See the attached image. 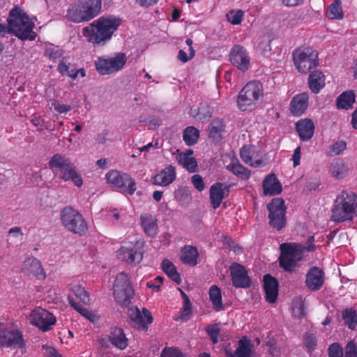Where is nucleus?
<instances>
[{
  "instance_id": "1",
  "label": "nucleus",
  "mask_w": 357,
  "mask_h": 357,
  "mask_svg": "<svg viewBox=\"0 0 357 357\" xmlns=\"http://www.w3.org/2000/svg\"><path fill=\"white\" fill-rule=\"evenodd\" d=\"M119 25V19L101 17L84 26L82 33L89 43L103 46L112 38Z\"/></svg>"
},
{
  "instance_id": "2",
  "label": "nucleus",
  "mask_w": 357,
  "mask_h": 357,
  "mask_svg": "<svg viewBox=\"0 0 357 357\" xmlns=\"http://www.w3.org/2000/svg\"><path fill=\"white\" fill-rule=\"evenodd\" d=\"M48 165L55 177L64 181H70L78 188L82 185V175L70 158L55 153L50 158Z\"/></svg>"
},
{
  "instance_id": "3",
  "label": "nucleus",
  "mask_w": 357,
  "mask_h": 357,
  "mask_svg": "<svg viewBox=\"0 0 357 357\" xmlns=\"http://www.w3.org/2000/svg\"><path fill=\"white\" fill-rule=\"evenodd\" d=\"M356 211V194L350 190H343L334 200L331 220L335 222L352 220Z\"/></svg>"
},
{
  "instance_id": "4",
  "label": "nucleus",
  "mask_w": 357,
  "mask_h": 357,
  "mask_svg": "<svg viewBox=\"0 0 357 357\" xmlns=\"http://www.w3.org/2000/svg\"><path fill=\"white\" fill-rule=\"evenodd\" d=\"M101 8V0H77L70 4L66 17L73 23L88 22L100 13Z\"/></svg>"
},
{
  "instance_id": "5",
  "label": "nucleus",
  "mask_w": 357,
  "mask_h": 357,
  "mask_svg": "<svg viewBox=\"0 0 357 357\" xmlns=\"http://www.w3.org/2000/svg\"><path fill=\"white\" fill-rule=\"evenodd\" d=\"M303 245L298 243H283L280 245L279 266L286 272L292 273L303 259Z\"/></svg>"
},
{
  "instance_id": "6",
  "label": "nucleus",
  "mask_w": 357,
  "mask_h": 357,
  "mask_svg": "<svg viewBox=\"0 0 357 357\" xmlns=\"http://www.w3.org/2000/svg\"><path fill=\"white\" fill-rule=\"evenodd\" d=\"M263 96V86L259 81H250L240 91L237 104L241 111L254 109Z\"/></svg>"
},
{
  "instance_id": "7",
  "label": "nucleus",
  "mask_w": 357,
  "mask_h": 357,
  "mask_svg": "<svg viewBox=\"0 0 357 357\" xmlns=\"http://www.w3.org/2000/svg\"><path fill=\"white\" fill-rule=\"evenodd\" d=\"M62 225L68 231L79 236L88 231V225L82 215L71 206H66L61 213Z\"/></svg>"
},
{
  "instance_id": "8",
  "label": "nucleus",
  "mask_w": 357,
  "mask_h": 357,
  "mask_svg": "<svg viewBox=\"0 0 357 357\" xmlns=\"http://www.w3.org/2000/svg\"><path fill=\"white\" fill-rule=\"evenodd\" d=\"M296 69L302 73H308L319 65L318 53L312 47H299L292 53Z\"/></svg>"
},
{
  "instance_id": "9",
  "label": "nucleus",
  "mask_w": 357,
  "mask_h": 357,
  "mask_svg": "<svg viewBox=\"0 0 357 357\" xmlns=\"http://www.w3.org/2000/svg\"><path fill=\"white\" fill-rule=\"evenodd\" d=\"M135 294L128 275L124 272L119 273L114 284L116 301L122 307H128Z\"/></svg>"
},
{
  "instance_id": "10",
  "label": "nucleus",
  "mask_w": 357,
  "mask_h": 357,
  "mask_svg": "<svg viewBox=\"0 0 357 357\" xmlns=\"http://www.w3.org/2000/svg\"><path fill=\"white\" fill-rule=\"evenodd\" d=\"M0 347L11 349H25L26 342L22 332L17 328L8 327L0 322Z\"/></svg>"
},
{
  "instance_id": "11",
  "label": "nucleus",
  "mask_w": 357,
  "mask_h": 357,
  "mask_svg": "<svg viewBox=\"0 0 357 357\" xmlns=\"http://www.w3.org/2000/svg\"><path fill=\"white\" fill-rule=\"evenodd\" d=\"M270 225L278 231L284 228L287 223L286 206L282 198H274L267 205Z\"/></svg>"
},
{
  "instance_id": "12",
  "label": "nucleus",
  "mask_w": 357,
  "mask_h": 357,
  "mask_svg": "<svg viewBox=\"0 0 357 357\" xmlns=\"http://www.w3.org/2000/svg\"><path fill=\"white\" fill-rule=\"evenodd\" d=\"M126 61L125 54L119 52L112 57H98L95 61V67L100 75H111L121 70L126 65Z\"/></svg>"
},
{
  "instance_id": "13",
  "label": "nucleus",
  "mask_w": 357,
  "mask_h": 357,
  "mask_svg": "<svg viewBox=\"0 0 357 357\" xmlns=\"http://www.w3.org/2000/svg\"><path fill=\"white\" fill-rule=\"evenodd\" d=\"M106 179L121 192L132 195L136 190V183L128 174L112 170L106 174Z\"/></svg>"
},
{
  "instance_id": "14",
  "label": "nucleus",
  "mask_w": 357,
  "mask_h": 357,
  "mask_svg": "<svg viewBox=\"0 0 357 357\" xmlns=\"http://www.w3.org/2000/svg\"><path fill=\"white\" fill-rule=\"evenodd\" d=\"M144 252V242L137 241L133 245L121 247L118 252V255L128 264L136 266L142 261Z\"/></svg>"
},
{
  "instance_id": "15",
  "label": "nucleus",
  "mask_w": 357,
  "mask_h": 357,
  "mask_svg": "<svg viewBox=\"0 0 357 357\" xmlns=\"http://www.w3.org/2000/svg\"><path fill=\"white\" fill-rule=\"evenodd\" d=\"M31 324L38 327L43 331L51 329L52 326L56 323L55 317L46 310L37 308L31 312Z\"/></svg>"
},
{
  "instance_id": "16",
  "label": "nucleus",
  "mask_w": 357,
  "mask_h": 357,
  "mask_svg": "<svg viewBox=\"0 0 357 357\" xmlns=\"http://www.w3.org/2000/svg\"><path fill=\"white\" fill-rule=\"evenodd\" d=\"M232 284L236 288L246 289L251 286V279L245 267L237 262H233L229 266Z\"/></svg>"
},
{
  "instance_id": "17",
  "label": "nucleus",
  "mask_w": 357,
  "mask_h": 357,
  "mask_svg": "<svg viewBox=\"0 0 357 357\" xmlns=\"http://www.w3.org/2000/svg\"><path fill=\"white\" fill-rule=\"evenodd\" d=\"M128 316L132 326L142 331H146L153 322L151 313L146 308H143L142 312L137 307L130 309Z\"/></svg>"
},
{
  "instance_id": "18",
  "label": "nucleus",
  "mask_w": 357,
  "mask_h": 357,
  "mask_svg": "<svg viewBox=\"0 0 357 357\" xmlns=\"http://www.w3.org/2000/svg\"><path fill=\"white\" fill-rule=\"evenodd\" d=\"M326 275L323 268L312 266L305 275V286L311 291H317L322 288L325 282Z\"/></svg>"
},
{
  "instance_id": "19",
  "label": "nucleus",
  "mask_w": 357,
  "mask_h": 357,
  "mask_svg": "<svg viewBox=\"0 0 357 357\" xmlns=\"http://www.w3.org/2000/svg\"><path fill=\"white\" fill-rule=\"evenodd\" d=\"M229 60L238 70L245 72L250 66V57L247 50L241 45H236L230 50Z\"/></svg>"
},
{
  "instance_id": "20",
  "label": "nucleus",
  "mask_w": 357,
  "mask_h": 357,
  "mask_svg": "<svg viewBox=\"0 0 357 357\" xmlns=\"http://www.w3.org/2000/svg\"><path fill=\"white\" fill-rule=\"evenodd\" d=\"M231 185L225 183L216 182L210 188V201L212 207L217 209L221 204L224 198L229 195Z\"/></svg>"
},
{
  "instance_id": "21",
  "label": "nucleus",
  "mask_w": 357,
  "mask_h": 357,
  "mask_svg": "<svg viewBox=\"0 0 357 357\" xmlns=\"http://www.w3.org/2000/svg\"><path fill=\"white\" fill-rule=\"evenodd\" d=\"M22 270L29 277H33L39 280H44L47 277L41 262L35 257L26 258L23 263Z\"/></svg>"
},
{
  "instance_id": "22",
  "label": "nucleus",
  "mask_w": 357,
  "mask_h": 357,
  "mask_svg": "<svg viewBox=\"0 0 357 357\" xmlns=\"http://www.w3.org/2000/svg\"><path fill=\"white\" fill-rule=\"evenodd\" d=\"M264 289L266 294V301L274 303L278 296V282L270 274H266L263 278Z\"/></svg>"
},
{
  "instance_id": "23",
  "label": "nucleus",
  "mask_w": 357,
  "mask_h": 357,
  "mask_svg": "<svg viewBox=\"0 0 357 357\" xmlns=\"http://www.w3.org/2000/svg\"><path fill=\"white\" fill-rule=\"evenodd\" d=\"M176 169L172 165L161 169L153 178V183L160 186H167L176 179Z\"/></svg>"
},
{
  "instance_id": "24",
  "label": "nucleus",
  "mask_w": 357,
  "mask_h": 357,
  "mask_svg": "<svg viewBox=\"0 0 357 357\" xmlns=\"http://www.w3.org/2000/svg\"><path fill=\"white\" fill-rule=\"evenodd\" d=\"M309 96L307 93H301L295 96L291 100L289 110L294 116H301L308 106Z\"/></svg>"
},
{
  "instance_id": "25",
  "label": "nucleus",
  "mask_w": 357,
  "mask_h": 357,
  "mask_svg": "<svg viewBox=\"0 0 357 357\" xmlns=\"http://www.w3.org/2000/svg\"><path fill=\"white\" fill-rule=\"evenodd\" d=\"M329 172L332 177L337 180H341L348 175L349 167L347 162L337 158L331 162Z\"/></svg>"
},
{
  "instance_id": "26",
  "label": "nucleus",
  "mask_w": 357,
  "mask_h": 357,
  "mask_svg": "<svg viewBox=\"0 0 357 357\" xmlns=\"http://www.w3.org/2000/svg\"><path fill=\"white\" fill-rule=\"evenodd\" d=\"M29 16L23 12L19 7H15L9 13L8 17V29L12 33H14L16 29L21 26L22 22H27Z\"/></svg>"
},
{
  "instance_id": "27",
  "label": "nucleus",
  "mask_w": 357,
  "mask_h": 357,
  "mask_svg": "<svg viewBox=\"0 0 357 357\" xmlns=\"http://www.w3.org/2000/svg\"><path fill=\"white\" fill-rule=\"evenodd\" d=\"M29 16L23 12L19 7H15L9 13L8 17V29L12 33H14L16 29L21 26L22 22H27Z\"/></svg>"
},
{
  "instance_id": "28",
  "label": "nucleus",
  "mask_w": 357,
  "mask_h": 357,
  "mask_svg": "<svg viewBox=\"0 0 357 357\" xmlns=\"http://www.w3.org/2000/svg\"><path fill=\"white\" fill-rule=\"evenodd\" d=\"M296 129L302 141H308L313 136L314 125L311 119H301L296 123Z\"/></svg>"
},
{
  "instance_id": "29",
  "label": "nucleus",
  "mask_w": 357,
  "mask_h": 357,
  "mask_svg": "<svg viewBox=\"0 0 357 357\" xmlns=\"http://www.w3.org/2000/svg\"><path fill=\"white\" fill-rule=\"evenodd\" d=\"M264 193L265 195H275L282 192V185L275 174L267 176L263 181Z\"/></svg>"
},
{
  "instance_id": "30",
  "label": "nucleus",
  "mask_w": 357,
  "mask_h": 357,
  "mask_svg": "<svg viewBox=\"0 0 357 357\" xmlns=\"http://www.w3.org/2000/svg\"><path fill=\"white\" fill-rule=\"evenodd\" d=\"M193 151L188 149L185 152H179L176 156L178 162L190 172H195L197 169V162L196 159L192 157Z\"/></svg>"
},
{
  "instance_id": "31",
  "label": "nucleus",
  "mask_w": 357,
  "mask_h": 357,
  "mask_svg": "<svg viewBox=\"0 0 357 357\" xmlns=\"http://www.w3.org/2000/svg\"><path fill=\"white\" fill-rule=\"evenodd\" d=\"M109 340L115 347L123 350L128 347V339L121 328L114 327L112 328L109 335Z\"/></svg>"
},
{
  "instance_id": "32",
  "label": "nucleus",
  "mask_w": 357,
  "mask_h": 357,
  "mask_svg": "<svg viewBox=\"0 0 357 357\" xmlns=\"http://www.w3.org/2000/svg\"><path fill=\"white\" fill-rule=\"evenodd\" d=\"M33 23L30 18L27 19V22H22L21 26L16 29L13 33L15 36L21 40H33L36 38V33L33 31Z\"/></svg>"
},
{
  "instance_id": "33",
  "label": "nucleus",
  "mask_w": 357,
  "mask_h": 357,
  "mask_svg": "<svg viewBox=\"0 0 357 357\" xmlns=\"http://www.w3.org/2000/svg\"><path fill=\"white\" fill-rule=\"evenodd\" d=\"M308 85L312 93H319L325 86V76L323 73L318 70L312 71L309 75Z\"/></svg>"
},
{
  "instance_id": "34",
  "label": "nucleus",
  "mask_w": 357,
  "mask_h": 357,
  "mask_svg": "<svg viewBox=\"0 0 357 357\" xmlns=\"http://www.w3.org/2000/svg\"><path fill=\"white\" fill-rule=\"evenodd\" d=\"M208 137L215 143L219 142L222 139V134L225 130L223 120L221 119H214L208 126Z\"/></svg>"
},
{
  "instance_id": "35",
  "label": "nucleus",
  "mask_w": 357,
  "mask_h": 357,
  "mask_svg": "<svg viewBox=\"0 0 357 357\" xmlns=\"http://www.w3.org/2000/svg\"><path fill=\"white\" fill-rule=\"evenodd\" d=\"M141 223L145 233L151 237L158 234V227L157 219L153 215L145 213L141 215Z\"/></svg>"
},
{
  "instance_id": "36",
  "label": "nucleus",
  "mask_w": 357,
  "mask_h": 357,
  "mask_svg": "<svg viewBox=\"0 0 357 357\" xmlns=\"http://www.w3.org/2000/svg\"><path fill=\"white\" fill-rule=\"evenodd\" d=\"M199 252L197 249L192 245H185L181 250V261L192 266L197 264Z\"/></svg>"
},
{
  "instance_id": "37",
  "label": "nucleus",
  "mask_w": 357,
  "mask_h": 357,
  "mask_svg": "<svg viewBox=\"0 0 357 357\" xmlns=\"http://www.w3.org/2000/svg\"><path fill=\"white\" fill-rule=\"evenodd\" d=\"M254 154V149L250 146H243L240 150V156L245 164L253 167L263 165L264 162L261 159H253Z\"/></svg>"
},
{
  "instance_id": "38",
  "label": "nucleus",
  "mask_w": 357,
  "mask_h": 357,
  "mask_svg": "<svg viewBox=\"0 0 357 357\" xmlns=\"http://www.w3.org/2000/svg\"><path fill=\"white\" fill-rule=\"evenodd\" d=\"M236 354L238 357H255L254 345L251 340L245 336L241 337L238 342Z\"/></svg>"
},
{
  "instance_id": "39",
  "label": "nucleus",
  "mask_w": 357,
  "mask_h": 357,
  "mask_svg": "<svg viewBox=\"0 0 357 357\" xmlns=\"http://www.w3.org/2000/svg\"><path fill=\"white\" fill-rule=\"evenodd\" d=\"M226 168L242 180H248L251 176L250 170L243 166L237 160H233Z\"/></svg>"
},
{
  "instance_id": "40",
  "label": "nucleus",
  "mask_w": 357,
  "mask_h": 357,
  "mask_svg": "<svg viewBox=\"0 0 357 357\" xmlns=\"http://www.w3.org/2000/svg\"><path fill=\"white\" fill-rule=\"evenodd\" d=\"M355 102V94L352 91H347L339 96L337 99V108L349 109Z\"/></svg>"
},
{
  "instance_id": "41",
  "label": "nucleus",
  "mask_w": 357,
  "mask_h": 357,
  "mask_svg": "<svg viewBox=\"0 0 357 357\" xmlns=\"http://www.w3.org/2000/svg\"><path fill=\"white\" fill-rule=\"evenodd\" d=\"M162 268L167 276L176 284L181 282L180 274L178 273L176 266L169 259H165L162 262Z\"/></svg>"
},
{
  "instance_id": "42",
  "label": "nucleus",
  "mask_w": 357,
  "mask_h": 357,
  "mask_svg": "<svg viewBox=\"0 0 357 357\" xmlns=\"http://www.w3.org/2000/svg\"><path fill=\"white\" fill-rule=\"evenodd\" d=\"M342 317L344 324L351 330H355L357 327V312L352 307L342 310Z\"/></svg>"
},
{
  "instance_id": "43",
  "label": "nucleus",
  "mask_w": 357,
  "mask_h": 357,
  "mask_svg": "<svg viewBox=\"0 0 357 357\" xmlns=\"http://www.w3.org/2000/svg\"><path fill=\"white\" fill-rule=\"evenodd\" d=\"M209 297L214 310L216 311L223 310L221 290L218 286L213 285L210 287Z\"/></svg>"
},
{
  "instance_id": "44",
  "label": "nucleus",
  "mask_w": 357,
  "mask_h": 357,
  "mask_svg": "<svg viewBox=\"0 0 357 357\" xmlns=\"http://www.w3.org/2000/svg\"><path fill=\"white\" fill-rule=\"evenodd\" d=\"M68 301L70 305L73 307V308L76 310L82 316L84 317L93 323H96L98 321L99 317L97 316L94 312L77 303L73 298H70V297H68Z\"/></svg>"
},
{
  "instance_id": "45",
  "label": "nucleus",
  "mask_w": 357,
  "mask_h": 357,
  "mask_svg": "<svg viewBox=\"0 0 357 357\" xmlns=\"http://www.w3.org/2000/svg\"><path fill=\"white\" fill-rule=\"evenodd\" d=\"M213 112V109L209 105L202 103L195 109L193 116L197 121L204 122L212 116Z\"/></svg>"
},
{
  "instance_id": "46",
  "label": "nucleus",
  "mask_w": 357,
  "mask_h": 357,
  "mask_svg": "<svg viewBox=\"0 0 357 357\" xmlns=\"http://www.w3.org/2000/svg\"><path fill=\"white\" fill-rule=\"evenodd\" d=\"M199 137V131L194 126H188L183 131V139L188 146L195 145Z\"/></svg>"
},
{
  "instance_id": "47",
  "label": "nucleus",
  "mask_w": 357,
  "mask_h": 357,
  "mask_svg": "<svg viewBox=\"0 0 357 357\" xmlns=\"http://www.w3.org/2000/svg\"><path fill=\"white\" fill-rule=\"evenodd\" d=\"M328 15V17L332 20L342 19L344 14L340 0H335L333 3L329 6Z\"/></svg>"
},
{
  "instance_id": "48",
  "label": "nucleus",
  "mask_w": 357,
  "mask_h": 357,
  "mask_svg": "<svg viewBox=\"0 0 357 357\" xmlns=\"http://www.w3.org/2000/svg\"><path fill=\"white\" fill-rule=\"evenodd\" d=\"M74 65L68 62L64 58L60 60L59 63L57 66V70L61 75L70 77L72 79L74 73Z\"/></svg>"
},
{
  "instance_id": "49",
  "label": "nucleus",
  "mask_w": 357,
  "mask_h": 357,
  "mask_svg": "<svg viewBox=\"0 0 357 357\" xmlns=\"http://www.w3.org/2000/svg\"><path fill=\"white\" fill-rule=\"evenodd\" d=\"M206 332L213 344L218 342V337L220 333V324L215 323L210 324L206 328Z\"/></svg>"
},
{
  "instance_id": "50",
  "label": "nucleus",
  "mask_w": 357,
  "mask_h": 357,
  "mask_svg": "<svg viewBox=\"0 0 357 357\" xmlns=\"http://www.w3.org/2000/svg\"><path fill=\"white\" fill-rule=\"evenodd\" d=\"M73 291L76 297L78 298L84 304H89V294L84 287L80 285H75L73 287Z\"/></svg>"
},
{
  "instance_id": "51",
  "label": "nucleus",
  "mask_w": 357,
  "mask_h": 357,
  "mask_svg": "<svg viewBox=\"0 0 357 357\" xmlns=\"http://www.w3.org/2000/svg\"><path fill=\"white\" fill-rule=\"evenodd\" d=\"M304 342L307 350L310 352L313 351L317 347L316 336L311 333H305L304 335Z\"/></svg>"
},
{
  "instance_id": "52",
  "label": "nucleus",
  "mask_w": 357,
  "mask_h": 357,
  "mask_svg": "<svg viewBox=\"0 0 357 357\" xmlns=\"http://www.w3.org/2000/svg\"><path fill=\"white\" fill-rule=\"evenodd\" d=\"M347 148V144L344 141H338L331 146L330 155H338L341 154Z\"/></svg>"
},
{
  "instance_id": "53",
  "label": "nucleus",
  "mask_w": 357,
  "mask_h": 357,
  "mask_svg": "<svg viewBox=\"0 0 357 357\" xmlns=\"http://www.w3.org/2000/svg\"><path fill=\"white\" fill-rule=\"evenodd\" d=\"M329 357H343V349L339 343H333L328 348Z\"/></svg>"
},
{
  "instance_id": "54",
  "label": "nucleus",
  "mask_w": 357,
  "mask_h": 357,
  "mask_svg": "<svg viewBox=\"0 0 357 357\" xmlns=\"http://www.w3.org/2000/svg\"><path fill=\"white\" fill-rule=\"evenodd\" d=\"M227 19L232 24L237 25L241 23L243 12L238 10L236 12L231 11L227 15Z\"/></svg>"
},
{
  "instance_id": "55",
  "label": "nucleus",
  "mask_w": 357,
  "mask_h": 357,
  "mask_svg": "<svg viewBox=\"0 0 357 357\" xmlns=\"http://www.w3.org/2000/svg\"><path fill=\"white\" fill-rule=\"evenodd\" d=\"M344 357H357V346L353 340L349 341L345 347Z\"/></svg>"
},
{
  "instance_id": "56",
  "label": "nucleus",
  "mask_w": 357,
  "mask_h": 357,
  "mask_svg": "<svg viewBox=\"0 0 357 357\" xmlns=\"http://www.w3.org/2000/svg\"><path fill=\"white\" fill-rule=\"evenodd\" d=\"M192 183L194 187L199 192H202L205 188L202 177L199 174H195L192 176Z\"/></svg>"
},
{
  "instance_id": "57",
  "label": "nucleus",
  "mask_w": 357,
  "mask_h": 357,
  "mask_svg": "<svg viewBox=\"0 0 357 357\" xmlns=\"http://www.w3.org/2000/svg\"><path fill=\"white\" fill-rule=\"evenodd\" d=\"M182 353L173 348L165 347L161 352L160 357H181Z\"/></svg>"
},
{
  "instance_id": "58",
  "label": "nucleus",
  "mask_w": 357,
  "mask_h": 357,
  "mask_svg": "<svg viewBox=\"0 0 357 357\" xmlns=\"http://www.w3.org/2000/svg\"><path fill=\"white\" fill-rule=\"evenodd\" d=\"M192 313V304L190 301L183 302V307L182 308L181 317L182 319L188 320Z\"/></svg>"
},
{
  "instance_id": "59",
  "label": "nucleus",
  "mask_w": 357,
  "mask_h": 357,
  "mask_svg": "<svg viewBox=\"0 0 357 357\" xmlns=\"http://www.w3.org/2000/svg\"><path fill=\"white\" fill-rule=\"evenodd\" d=\"M46 54L50 59L54 61L62 56L63 51L58 48H49L46 50Z\"/></svg>"
},
{
  "instance_id": "60",
  "label": "nucleus",
  "mask_w": 357,
  "mask_h": 357,
  "mask_svg": "<svg viewBox=\"0 0 357 357\" xmlns=\"http://www.w3.org/2000/svg\"><path fill=\"white\" fill-rule=\"evenodd\" d=\"M314 236H310L307 238V242H306L307 245H303L302 252L304 254L305 251H307V252L314 251L316 249V246L314 244Z\"/></svg>"
},
{
  "instance_id": "61",
  "label": "nucleus",
  "mask_w": 357,
  "mask_h": 357,
  "mask_svg": "<svg viewBox=\"0 0 357 357\" xmlns=\"http://www.w3.org/2000/svg\"><path fill=\"white\" fill-rule=\"evenodd\" d=\"M43 349L45 350V355L47 357H62L58 351L52 347L43 346Z\"/></svg>"
},
{
  "instance_id": "62",
  "label": "nucleus",
  "mask_w": 357,
  "mask_h": 357,
  "mask_svg": "<svg viewBox=\"0 0 357 357\" xmlns=\"http://www.w3.org/2000/svg\"><path fill=\"white\" fill-rule=\"evenodd\" d=\"M293 165L294 167L300 165L301 162V147L298 146L294 152L292 156Z\"/></svg>"
},
{
  "instance_id": "63",
  "label": "nucleus",
  "mask_w": 357,
  "mask_h": 357,
  "mask_svg": "<svg viewBox=\"0 0 357 357\" xmlns=\"http://www.w3.org/2000/svg\"><path fill=\"white\" fill-rule=\"evenodd\" d=\"M8 234L13 237L20 236L21 238L23 237L22 229L20 227H13L8 230Z\"/></svg>"
},
{
  "instance_id": "64",
  "label": "nucleus",
  "mask_w": 357,
  "mask_h": 357,
  "mask_svg": "<svg viewBox=\"0 0 357 357\" xmlns=\"http://www.w3.org/2000/svg\"><path fill=\"white\" fill-rule=\"evenodd\" d=\"M54 109L60 114H66L71 109V107L68 105L58 103L54 105Z\"/></svg>"
}]
</instances>
